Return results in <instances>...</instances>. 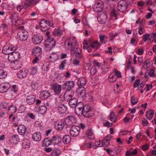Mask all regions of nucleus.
<instances>
[{
    "instance_id": "f3484780",
    "label": "nucleus",
    "mask_w": 156,
    "mask_h": 156,
    "mask_svg": "<svg viewBox=\"0 0 156 156\" xmlns=\"http://www.w3.org/2000/svg\"><path fill=\"white\" fill-rule=\"evenodd\" d=\"M62 86L57 83H55L52 86V89L54 90L55 94L59 95L62 90Z\"/></svg>"
},
{
    "instance_id": "774afa93",
    "label": "nucleus",
    "mask_w": 156,
    "mask_h": 156,
    "mask_svg": "<svg viewBox=\"0 0 156 156\" xmlns=\"http://www.w3.org/2000/svg\"><path fill=\"white\" fill-rule=\"evenodd\" d=\"M95 146L96 147H99L103 146V144L102 142H101L100 141H97L95 143Z\"/></svg>"
},
{
    "instance_id": "a878e982",
    "label": "nucleus",
    "mask_w": 156,
    "mask_h": 156,
    "mask_svg": "<svg viewBox=\"0 0 156 156\" xmlns=\"http://www.w3.org/2000/svg\"><path fill=\"white\" fill-rule=\"evenodd\" d=\"M10 141L11 143L16 144L19 142L20 139L19 138L18 136L17 135H12L10 138Z\"/></svg>"
},
{
    "instance_id": "de8ad7c7",
    "label": "nucleus",
    "mask_w": 156,
    "mask_h": 156,
    "mask_svg": "<svg viewBox=\"0 0 156 156\" xmlns=\"http://www.w3.org/2000/svg\"><path fill=\"white\" fill-rule=\"evenodd\" d=\"M74 55L75 56L78 58V59L80 60L81 59L82 55L81 53V50L80 49H79V51H78V52L76 53V54Z\"/></svg>"
},
{
    "instance_id": "4be33fe9",
    "label": "nucleus",
    "mask_w": 156,
    "mask_h": 156,
    "mask_svg": "<svg viewBox=\"0 0 156 156\" xmlns=\"http://www.w3.org/2000/svg\"><path fill=\"white\" fill-rule=\"evenodd\" d=\"M35 96L33 94L28 96L26 98V102L28 104L31 105L34 103L35 101Z\"/></svg>"
},
{
    "instance_id": "c03bdc74",
    "label": "nucleus",
    "mask_w": 156,
    "mask_h": 156,
    "mask_svg": "<svg viewBox=\"0 0 156 156\" xmlns=\"http://www.w3.org/2000/svg\"><path fill=\"white\" fill-rule=\"evenodd\" d=\"M7 76V72L3 69H0V79H4Z\"/></svg>"
},
{
    "instance_id": "052dcab7",
    "label": "nucleus",
    "mask_w": 156,
    "mask_h": 156,
    "mask_svg": "<svg viewBox=\"0 0 156 156\" xmlns=\"http://www.w3.org/2000/svg\"><path fill=\"white\" fill-rule=\"evenodd\" d=\"M110 41H113L114 38L117 35V34H114L112 33H110L109 34Z\"/></svg>"
},
{
    "instance_id": "e2e57ef3",
    "label": "nucleus",
    "mask_w": 156,
    "mask_h": 156,
    "mask_svg": "<svg viewBox=\"0 0 156 156\" xmlns=\"http://www.w3.org/2000/svg\"><path fill=\"white\" fill-rule=\"evenodd\" d=\"M96 71V69L95 66H93L90 69V73L92 75H95Z\"/></svg>"
},
{
    "instance_id": "4468645a",
    "label": "nucleus",
    "mask_w": 156,
    "mask_h": 156,
    "mask_svg": "<svg viewBox=\"0 0 156 156\" xmlns=\"http://www.w3.org/2000/svg\"><path fill=\"white\" fill-rule=\"evenodd\" d=\"M74 83L73 81H69L65 82L62 85L63 89L72 90V89L74 87Z\"/></svg>"
},
{
    "instance_id": "0e129e2a",
    "label": "nucleus",
    "mask_w": 156,
    "mask_h": 156,
    "mask_svg": "<svg viewBox=\"0 0 156 156\" xmlns=\"http://www.w3.org/2000/svg\"><path fill=\"white\" fill-rule=\"evenodd\" d=\"M80 62L79 59L78 60L76 58H75L73 60L72 63L74 66H76L79 65Z\"/></svg>"
},
{
    "instance_id": "a18cd8bd",
    "label": "nucleus",
    "mask_w": 156,
    "mask_h": 156,
    "mask_svg": "<svg viewBox=\"0 0 156 156\" xmlns=\"http://www.w3.org/2000/svg\"><path fill=\"white\" fill-rule=\"evenodd\" d=\"M116 77H115L114 74L112 73L111 74L109 77V80L111 82H113L116 81Z\"/></svg>"
},
{
    "instance_id": "6e6d98bb",
    "label": "nucleus",
    "mask_w": 156,
    "mask_h": 156,
    "mask_svg": "<svg viewBox=\"0 0 156 156\" xmlns=\"http://www.w3.org/2000/svg\"><path fill=\"white\" fill-rule=\"evenodd\" d=\"M109 100L108 98H104L103 100L102 101L103 104L106 106H107L109 104Z\"/></svg>"
},
{
    "instance_id": "b1692460",
    "label": "nucleus",
    "mask_w": 156,
    "mask_h": 156,
    "mask_svg": "<svg viewBox=\"0 0 156 156\" xmlns=\"http://www.w3.org/2000/svg\"><path fill=\"white\" fill-rule=\"evenodd\" d=\"M42 52L41 49L39 47H37L34 48L32 51V54L35 56L40 55Z\"/></svg>"
},
{
    "instance_id": "2f4dec72",
    "label": "nucleus",
    "mask_w": 156,
    "mask_h": 156,
    "mask_svg": "<svg viewBox=\"0 0 156 156\" xmlns=\"http://www.w3.org/2000/svg\"><path fill=\"white\" fill-rule=\"evenodd\" d=\"M89 43H90L89 47L92 48H95V49H97L99 47V44L98 41H91L89 42Z\"/></svg>"
},
{
    "instance_id": "aec40b11",
    "label": "nucleus",
    "mask_w": 156,
    "mask_h": 156,
    "mask_svg": "<svg viewBox=\"0 0 156 156\" xmlns=\"http://www.w3.org/2000/svg\"><path fill=\"white\" fill-rule=\"evenodd\" d=\"M58 111L60 113H64L66 112L67 107L64 104H59L56 105Z\"/></svg>"
},
{
    "instance_id": "ddd939ff",
    "label": "nucleus",
    "mask_w": 156,
    "mask_h": 156,
    "mask_svg": "<svg viewBox=\"0 0 156 156\" xmlns=\"http://www.w3.org/2000/svg\"><path fill=\"white\" fill-rule=\"evenodd\" d=\"M74 94V92L72 90H67L64 94V99L66 101H68L72 98Z\"/></svg>"
},
{
    "instance_id": "6e6552de",
    "label": "nucleus",
    "mask_w": 156,
    "mask_h": 156,
    "mask_svg": "<svg viewBox=\"0 0 156 156\" xmlns=\"http://www.w3.org/2000/svg\"><path fill=\"white\" fill-rule=\"evenodd\" d=\"M76 122V120L73 116H67L64 120L65 124L67 126H73Z\"/></svg>"
},
{
    "instance_id": "338daca9",
    "label": "nucleus",
    "mask_w": 156,
    "mask_h": 156,
    "mask_svg": "<svg viewBox=\"0 0 156 156\" xmlns=\"http://www.w3.org/2000/svg\"><path fill=\"white\" fill-rule=\"evenodd\" d=\"M150 147L147 144H146L142 146V149L144 151L148 150Z\"/></svg>"
},
{
    "instance_id": "bb28decb",
    "label": "nucleus",
    "mask_w": 156,
    "mask_h": 156,
    "mask_svg": "<svg viewBox=\"0 0 156 156\" xmlns=\"http://www.w3.org/2000/svg\"><path fill=\"white\" fill-rule=\"evenodd\" d=\"M18 133L20 134L23 135L25 133L26 128V127L23 125H19L17 128Z\"/></svg>"
},
{
    "instance_id": "3c124183",
    "label": "nucleus",
    "mask_w": 156,
    "mask_h": 156,
    "mask_svg": "<svg viewBox=\"0 0 156 156\" xmlns=\"http://www.w3.org/2000/svg\"><path fill=\"white\" fill-rule=\"evenodd\" d=\"M100 41L101 43L105 42L106 39L108 38V37L105 35H101L99 36Z\"/></svg>"
},
{
    "instance_id": "49530a36",
    "label": "nucleus",
    "mask_w": 156,
    "mask_h": 156,
    "mask_svg": "<svg viewBox=\"0 0 156 156\" xmlns=\"http://www.w3.org/2000/svg\"><path fill=\"white\" fill-rule=\"evenodd\" d=\"M39 110L41 113L43 114L45 113L47 111V108L46 106L41 105L39 106Z\"/></svg>"
},
{
    "instance_id": "e433bc0d",
    "label": "nucleus",
    "mask_w": 156,
    "mask_h": 156,
    "mask_svg": "<svg viewBox=\"0 0 156 156\" xmlns=\"http://www.w3.org/2000/svg\"><path fill=\"white\" fill-rule=\"evenodd\" d=\"M71 140V137L69 135H65L62 139L63 142L66 144H69Z\"/></svg>"
},
{
    "instance_id": "412c9836",
    "label": "nucleus",
    "mask_w": 156,
    "mask_h": 156,
    "mask_svg": "<svg viewBox=\"0 0 156 156\" xmlns=\"http://www.w3.org/2000/svg\"><path fill=\"white\" fill-rule=\"evenodd\" d=\"M76 92L77 96L80 97L84 96L86 93V90L83 87H80L76 90Z\"/></svg>"
},
{
    "instance_id": "69168bd1",
    "label": "nucleus",
    "mask_w": 156,
    "mask_h": 156,
    "mask_svg": "<svg viewBox=\"0 0 156 156\" xmlns=\"http://www.w3.org/2000/svg\"><path fill=\"white\" fill-rule=\"evenodd\" d=\"M150 36V35L148 34H145L143 36V40L144 41V42H146L147 39H148L149 37Z\"/></svg>"
},
{
    "instance_id": "a211bd4d",
    "label": "nucleus",
    "mask_w": 156,
    "mask_h": 156,
    "mask_svg": "<svg viewBox=\"0 0 156 156\" xmlns=\"http://www.w3.org/2000/svg\"><path fill=\"white\" fill-rule=\"evenodd\" d=\"M10 87L9 83H4L0 85V92L3 93L6 92Z\"/></svg>"
},
{
    "instance_id": "8fccbe9b",
    "label": "nucleus",
    "mask_w": 156,
    "mask_h": 156,
    "mask_svg": "<svg viewBox=\"0 0 156 156\" xmlns=\"http://www.w3.org/2000/svg\"><path fill=\"white\" fill-rule=\"evenodd\" d=\"M11 19L12 21L15 22L19 19L18 14L16 13H14L12 14V15Z\"/></svg>"
},
{
    "instance_id": "603ef678",
    "label": "nucleus",
    "mask_w": 156,
    "mask_h": 156,
    "mask_svg": "<svg viewBox=\"0 0 156 156\" xmlns=\"http://www.w3.org/2000/svg\"><path fill=\"white\" fill-rule=\"evenodd\" d=\"M67 61L66 60H64L61 63L59 66V69H62L64 68L65 65L66 64Z\"/></svg>"
},
{
    "instance_id": "393cba45",
    "label": "nucleus",
    "mask_w": 156,
    "mask_h": 156,
    "mask_svg": "<svg viewBox=\"0 0 156 156\" xmlns=\"http://www.w3.org/2000/svg\"><path fill=\"white\" fill-rule=\"evenodd\" d=\"M50 96V93L48 91H43L40 94V98L43 100L48 99Z\"/></svg>"
},
{
    "instance_id": "72a5a7b5",
    "label": "nucleus",
    "mask_w": 156,
    "mask_h": 156,
    "mask_svg": "<svg viewBox=\"0 0 156 156\" xmlns=\"http://www.w3.org/2000/svg\"><path fill=\"white\" fill-rule=\"evenodd\" d=\"M86 79L85 78L82 77L80 78L77 82V84L80 87H83L86 83Z\"/></svg>"
},
{
    "instance_id": "f03ea898",
    "label": "nucleus",
    "mask_w": 156,
    "mask_h": 156,
    "mask_svg": "<svg viewBox=\"0 0 156 156\" xmlns=\"http://www.w3.org/2000/svg\"><path fill=\"white\" fill-rule=\"evenodd\" d=\"M55 41L52 37H49L45 40L44 46L47 51L51 50L55 45Z\"/></svg>"
},
{
    "instance_id": "4d7b16f0",
    "label": "nucleus",
    "mask_w": 156,
    "mask_h": 156,
    "mask_svg": "<svg viewBox=\"0 0 156 156\" xmlns=\"http://www.w3.org/2000/svg\"><path fill=\"white\" fill-rule=\"evenodd\" d=\"M114 74L115 76L116 77V79L117 78H121L122 77V76L120 72L116 71V70L115 69L114 70Z\"/></svg>"
},
{
    "instance_id": "79ce46f5",
    "label": "nucleus",
    "mask_w": 156,
    "mask_h": 156,
    "mask_svg": "<svg viewBox=\"0 0 156 156\" xmlns=\"http://www.w3.org/2000/svg\"><path fill=\"white\" fill-rule=\"evenodd\" d=\"M61 153V152L59 149L55 148L52 151L51 155L52 156H58Z\"/></svg>"
},
{
    "instance_id": "f8f14e48",
    "label": "nucleus",
    "mask_w": 156,
    "mask_h": 156,
    "mask_svg": "<svg viewBox=\"0 0 156 156\" xmlns=\"http://www.w3.org/2000/svg\"><path fill=\"white\" fill-rule=\"evenodd\" d=\"M104 6L103 2L100 1L96 2L94 5L93 9L97 12H101Z\"/></svg>"
},
{
    "instance_id": "423d86ee",
    "label": "nucleus",
    "mask_w": 156,
    "mask_h": 156,
    "mask_svg": "<svg viewBox=\"0 0 156 156\" xmlns=\"http://www.w3.org/2000/svg\"><path fill=\"white\" fill-rule=\"evenodd\" d=\"M16 49V48L12 45H5L3 48L2 52L3 53L9 55V54Z\"/></svg>"
},
{
    "instance_id": "f704fd0d",
    "label": "nucleus",
    "mask_w": 156,
    "mask_h": 156,
    "mask_svg": "<svg viewBox=\"0 0 156 156\" xmlns=\"http://www.w3.org/2000/svg\"><path fill=\"white\" fill-rule=\"evenodd\" d=\"M52 143L51 140L49 138H45L43 140L42 146L44 147H47L51 145Z\"/></svg>"
},
{
    "instance_id": "20e7f679",
    "label": "nucleus",
    "mask_w": 156,
    "mask_h": 156,
    "mask_svg": "<svg viewBox=\"0 0 156 156\" xmlns=\"http://www.w3.org/2000/svg\"><path fill=\"white\" fill-rule=\"evenodd\" d=\"M65 44L66 46H67L68 48L73 49L76 47V41L74 38H67L65 41Z\"/></svg>"
},
{
    "instance_id": "a19ab883",
    "label": "nucleus",
    "mask_w": 156,
    "mask_h": 156,
    "mask_svg": "<svg viewBox=\"0 0 156 156\" xmlns=\"http://www.w3.org/2000/svg\"><path fill=\"white\" fill-rule=\"evenodd\" d=\"M13 66L15 70H17L20 69L22 66L21 62H16L13 64Z\"/></svg>"
},
{
    "instance_id": "13d9d810",
    "label": "nucleus",
    "mask_w": 156,
    "mask_h": 156,
    "mask_svg": "<svg viewBox=\"0 0 156 156\" xmlns=\"http://www.w3.org/2000/svg\"><path fill=\"white\" fill-rule=\"evenodd\" d=\"M49 65L47 63L44 64L42 66V69L44 71H48L49 69Z\"/></svg>"
},
{
    "instance_id": "9b49d317",
    "label": "nucleus",
    "mask_w": 156,
    "mask_h": 156,
    "mask_svg": "<svg viewBox=\"0 0 156 156\" xmlns=\"http://www.w3.org/2000/svg\"><path fill=\"white\" fill-rule=\"evenodd\" d=\"M80 132V127L77 126H73L71 128L70 133L73 136L76 137L78 136Z\"/></svg>"
},
{
    "instance_id": "1a4fd4ad",
    "label": "nucleus",
    "mask_w": 156,
    "mask_h": 156,
    "mask_svg": "<svg viewBox=\"0 0 156 156\" xmlns=\"http://www.w3.org/2000/svg\"><path fill=\"white\" fill-rule=\"evenodd\" d=\"M39 25L41 28V30L43 31L48 30L50 27V23L49 22L45 19L41 20L40 22Z\"/></svg>"
},
{
    "instance_id": "39448f33",
    "label": "nucleus",
    "mask_w": 156,
    "mask_h": 156,
    "mask_svg": "<svg viewBox=\"0 0 156 156\" xmlns=\"http://www.w3.org/2000/svg\"><path fill=\"white\" fill-rule=\"evenodd\" d=\"M127 8V2L124 0H121L118 2L117 8L118 11L121 12H125Z\"/></svg>"
},
{
    "instance_id": "f257e3e1",
    "label": "nucleus",
    "mask_w": 156,
    "mask_h": 156,
    "mask_svg": "<svg viewBox=\"0 0 156 156\" xmlns=\"http://www.w3.org/2000/svg\"><path fill=\"white\" fill-rule=\"evenodd\" d=\"M19 28L20 30L17 34L18 38L22 41H26L28 37V33L24 29L23 26L19 27Z\"/></svg>"
},
{
    "instance_id": "473e14b6",
    "label": "nucleus",
    "mask_w": 156,
    "mask_h": 156,
    "mask_svg": "<svg viewBox=\"0 0 156 156\" xmlns=\"http://www.w3.org/2000/svg\"><path fill=\"white\" fill-rule=\"evenodd\" d=\"M69 101V105L71 108H74L78 103L77 100L75 98H73Z\"/></svg>"
},
{
    "instance_id": "5fc2aeb1",
    "label": "nucleus",
    "mask_w": 156,
    "mask_h": 156,
    "mask_svg": "<svg viewBox=\"0 0 156 156\" xmlns=\"http://www.w3.org/2000/svg\"><path fill=\"white\" fill-rule=\"evenodd\" d=\"M8 110H11L12 112H15L16 111V108L15 105H11L8 108Z\"/></svg>"
},
{
    "instance_id": "c9c22d12",
    "label": "nucleus",
    "mask_w": 156,
    "mask_h": 156,
    "mask_svg": "<svg viewBox=\"0 0 156 156\" xmlns=\"http://www.w3.org/2000/svg\"><path fill=\"white\" fill-rule=\"evenodd\" d=\"M55 127L56 129L58 130H62L64 126V124L62 122H56L55 124Z\"/></svg>"
},
{
    "instance_id": "7c9ffc66",
    "label": "nucleus",
    "mask_w": 156,
    "mask_h": 156,
    "mask_svg": "<svg viewBox=\"0 0 156 156\" xmlns=\"http://www.w3.org/2000/svg\"><path fill=\"white\" fill-rule=\"evenodd\" d=\"M22 147L24 149L29 148L30 147V142L27 139H24L22 143Z\"/></svg>"
},
{
    "instance_id": "7ed1b4c3",
    "label": "nucleus",
    "mask_w": 156,
    "mask_h": 156,
    "mask_svg": "<svg viewBox=\"0 0 156 156\" xmlns=\"http://www.w3.org/2000/svg\"><path fill=\"white\" fill-rule=\"evenodd\" d=\"M82 110L81 115L88 118H91L93 116L94 113L91 111L90 107L89 105H85Z\"/></svg>"
},
{
    "instance_id": "5701e85b",
    "label": "nucleus",
    "mask_w": 156,
    "mask_h": 156,
    "mask_svg": "<svg viewBox=\"0 0 156 156\" xmlns=\"http://www.w3.org/2000/svg\"><path fill=\"white\" fill-rule=\"evenodd\" d=\"M41 134L39 132H35L33 134L32 139L35 141H39L41 140Z\"/></svg>"
},
{
    "instance_id": "dca6fc26",
    "label": "nucleus",
    "mask_w": 156,
    "mask_h": 156,
    "mask_svg": "<svg viewBox=\"0 0 156 156\" xmlns=\"http://www.w3.org/2000/svg\"><path fill=\"white\" fill-rule=\"evenodd\" d=\"M43 40V37L40 35H34L32 38V41L35 44H41Z\"/></svg>"
},
{
    "instance_id": "c85d7f7f",
    "label": "nucleus",
    "mask_w": 156,
    "mask_h": 156,
    "mask_svg": "<svg viewBox=\"0 0 156 156\" xmlns=\"http://www.w3.org/2000/svg\"><path fill=\"white\" fill-rule=\"evenodd\" d=\"M52 143L54 144H58L61 141L60 137L57 136H53L51 139Z\"/></svg>"
},
{
    "instance_id": "37998d69",
    "label": "nucleus",
    "mask_w": 156,
    "mask_h": 156,
    "mask_svg": "<svg viewBox=\"0 0 156 156\" xmlns=\"http://www.w3.org/2000/svg\"><path fill=\"white\" fill-rule=\"evenodd\" d=\"M110 120L113 122L115 123L116 121V118L114 112H112L110 113L109 116Z\"/></svg>"
},
{
    "instance_id": "09e8293b",
    "label": "nucleus",
    "mask_w": 156,
    "mask_h": 156,
    "mask_svg": "<svg viewBox=\"0 0 156 156\" xmlns=\"http://www.w3.org/2000/svg\"><path fill=\"white\" fill-rule=\"evenodd\" d=\"M130 101L131 104L133 105L136 104L138 102L137 99L134 96H132L131 97Z\"/></svg>"
},
{
    "instance_id": "ea45409f",
    "label": "nucleus",
    "mask_w": 156,
    "mask_h": 156,
    "mask_svg": "<svg viewBox=\"0 0 156 156\" xmlns=\"http://www.w3.org/2000/svg\"><path fill=\"white\" fill-rule=\"evenodd\" d=\"M53 34L55 36H60L63 34V32L60 29L55 28L53 31Z\"/></svg>"
},
{
    "instance_id": "bf43d9fd",
    "label": "nucleus",
    "mask_w": 156,
    "mask_h": 156,
    "mask_svg": "<svg viewBox=\"0 0 156 156\" xmlns=\"http://www.w3.org/2000/svg\"><path fill=\"white\" fill-rule=\"evenodd\" d=\"M117 11L116 10L113 9L111 12V16L112 17H114L115 19H116L117 17Z\"/></svg>"
},
{
    "instance_id": "864d4df0",
    "label": "nucleus",
    "mask_w": 156,
    "mask_h": 156,
    "mask_svg": "<svg viewBox=\"0 0 156 156\" xmlns=\"http://www.w3.org/2000/svg\"><path fill=\"white\" fill-rule=\"evenodd\" d=\"M79 49H80L79 47H77L73 49H71L70 53L71 54L73 55V56H74L73 55L75 54L76 53L78 52Z\"/></svg>"
},
{
    "instance_id": "4c0bfd02",
    "label": "nucleus",
    "mask_w": 156,
    "mask_h": 156,
    "mask_svg": "<svg viewBox=\"0 0 156 156\" xmlns=\"http://www.w3.org/2000/svg\"><path fill=\"white\" fill-rule=\"evenodd\" d=\"M86 134L87 135L89 139H93V132L91 128H89L87 129Z\"/></svg>"
},
{
    "instance_id": "9d476101",
    "label": "nucleus",
    "mask_w": 156,
    "mask_h": 156,
    "mask_svg": "<svg viewBox=\"0 0 156 156\" xmlns=\"http://www.w3.org/2000/svg\"><path fill=\"white\" fill-rule=\"evenodd\" d=\"M107 16L105 12H102L98 14L97 17L98 22L101 24H105L106 21Z\"/></svg>"
},
{
    "instance_id": "cd10ccee",
    "label": "nucleus",
    "mask_w": 156,
    "mask_h": 156,
    "mask_svg": "<svg viewBox=\"0 0 156 156\" xmlns=\"http://www.w3.org/2000/svg\"><path fill=\"white\" fill-rule=\"evenodd\" d=\"M154 114V111L150 109L146 112V117L148 119L150 120L153 118Z\"/></svg>"
},
{
    "instance_id": "680f3d73",
    "label": "nucleus",
    "mask_w": 156,
    "mask_h": 156,
    "mask_svg": "<svg viewBox=\"0 0 156 156\" xmlns=\"http://www.w3.org/2000/svg\"><path fill=\"white\" fill-rule=\"evenodd\" d=\"M38 84L36 82L32 83L31 85L32 89L34 90H37L38 87Z\"/></svg>"
},
{
    "instance_id": "0eeeda50",
    "label": "nucleus",
    "mask_w": 156,
    "mask_h": 156,
    "mask_svg": "<svg viewBox=\"0 0 156 156\" xmlns=\"http://www.w3.org/2000/svg\"><path fill=\"white\" fill-rule=\"evenodd\" d=\"M20 57L19 52L13 51L8 56V60L11 62H13L18 60Z\"/></svg>"
},
{
    "instance_id": "2eb2a0df",
    "label": "nucleus",
    "mask_w": 156,
    "mask_h": 156,
    "mask_svg": "<svg viewBox=\"0 0 156 156\" xmlns=\"http://www.w3.org/2000/svg\"><path fill=\"white\" fill-rule=\"evenodd\" d=\"M83 106V103L80 102L78 103L76 106L74 107L75 113L77 115H81V112Z\"/></svg>"
},
{
    "instance_id": "c756f323",
    "label": "nucleus",
    "mask_w": 156,
    "mask_h": 156,
    "mask_svg": "<svg viewBox=\"0 0 156 156\" xmlns=\"http://www.w3.org/2000/svg\"><path fill=\"white\" fill-rule=\"evenodd\" d=\"M59 55L55 52H53L50 54L49 58L51 59L52 62H55L59 59Z\"/></svg>"
},
{
    "instance_id": "58836bf2",
    "label": "nucleus",
    "mask_w": 156,
    "mask_h": 156,
    "mask_svg": "<svg viewBox=\"0 0 156 156\" xmlns=\"http://www.w3.org/2000/svg\"><path fill=\"white\" fill-rule=\"evenodd\" d=\"M27 73L25 71L22 70H20L17 73V75L18 77L22 79L26 77Z\"/></svg>"
},
{
    "instance_id": "6ab92c4d",
    "label": "nucleus",
    "mask_w": 156,
    "mask_h": 156,
    "mask_svg": "<svg viewBox=\"0 0 156 156\" xmlns=\"http://www.w3.org/2000/svg\"><path fill=\"white\" fill-rule=\"evenodd\" d=\"M40 1V0H26L24 5L32 7L39 3Z\"/></svg>"
}]
</instances>
